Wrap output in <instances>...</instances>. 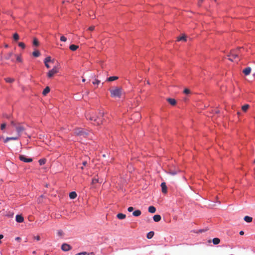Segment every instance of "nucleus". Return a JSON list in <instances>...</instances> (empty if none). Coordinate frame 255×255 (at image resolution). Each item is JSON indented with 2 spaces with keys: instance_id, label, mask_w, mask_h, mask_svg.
<instances>
[{
  "instance_id": "1",
  "label": "nucleus",
  "mask_w": 255,
  "mask_h": 255,
  "mask_svg": "<svg viewBox=\"0 0 255 255\" xmlns=\"http://www.w3.org/2000/svg\"><path fill=\"white\" fill-rule=\"evenodd\" d=\"M104 113L99 111L98 115H96L93 112H90L87 114L86 118L87 120L94 122V124L100 125L102 124L103 121Z\"/></svg>"
},
{
  "instance_id": "2",
  "label": "nucleus",
  "mask_w": 255,
  "mask_h": 255,
  "mask_svg": "<svg viewBox=\"0 0 255 255\" xmlns=\"http://www.w3.org/2000/svg\"><path fill=\"white\" fill-rule=\"evenodd\" d=\"M15 129L17 132V136L13 137H7L5 138H3V142L4 143L7 142L10 140H17L19 137L21 136V133L25 130V128L20 124L18 123L17 126L15 128Z\"/></svg>"
},
{
  "instance_id": "3",
  "label": "nucleus",
  "mask_w": 255,
  "mask_h": 255,
  "mask_svg": "<svg viewBox=\"0 0 255 255\" xmlns=\"http://www.w3.org/2000/svg\"><path fill=\"white\" fill-rule=\"evenodd\" d=\"M241 47H239L236 50H233L231 51L230 54L228 55L229 57V59L231 61H238L240 60L239 54H240V50L241 49Z\"/></svg>"
},
{
  "instance_id": "4",
  "label": "nucleus",
  "mask_w": 255,
  "mask_h": 255,
  "mask_svg": "<svg viewBox=\"0 0 255 255\" xmlns=\"http://www.w3.org/2000/svg\"><path fill=\"white\" fill-rule=\"evenodd\" d=\"M111 96L113 98H120L123 93V89L121 87H116L110 90Z\"/></svg>"
},
{
  "instance_id": "5",
  "label": "nucleus",
  "mask_w": 255,
  "mask_h": 255,
  "mask_svg": "<svg viewBox=\"0 0 255 255\" xmlns=\"http://www.w3.org/2000/svg\"><path fill=\"white\" fill-rule=\"evenodd\" d=\"M74 133L76 135L82 136L84 137H87L88 134V133L87 131L81 128H75L74 130Z\"/></svg>"
},
{
  "instance_id": "6",
  "label": "nucleus",
  "mask_w": 255,
  "mask_h": 255,
  "mask_svg": "<svg viewBox=\"0 0 255 255\" xmlns=\"http://www.w3.org/2000/svg\"><path fill=\"white\" fill-rule=\"evenodd\" d=\"M58 72V68L56 66H54L51 70H49L47 73L48 78H51L55 74L57 73Z\"/></svg>"
},
{
  "instance_id": "7",
  "label": "nucleus",
  "mask_w": 255,
  "mask_h": 255,
  "mask_svg": "<svg viewBox=\"0 0 255 255\" xmlns=\"http://www.w3.org/2000/svg\"><path fill=\"white\" fill-rule=\"evenodd\" d=\"M19 159L24 162H31L32 161L31 158H27L23 155H20L19 156Z\"/></svg>"
},
{
  "instance_id": "8",
  "label": "nucleus",
  "mask_w": 255,
  "mask_h": 255,
  "mask_svg": "<svg viewBox=\"0 0 255 255\" xmlns=\"http://www.w3.org/2000/svg\"><path fill=\"white\" fill-rule=\"evenodd\" d=\"M61 249L63 251H68L71 249V246L67 244H63L61 246Z\"/></svg>"
},
{
  "instance_id": "9",
  "label": "nucleus",
  "mask_w": 255,
  "mask_h": 255,
  "mask_svg": "<svg viewBox=\"0 0 255 255\" xmlns=\"http://www.w3.org/2000/svg\"><path fill=\"white\" fill-rule=\"evenodd\" d=\"M180 170L178 169H172L170 168L169 169L168 173L172 175H175L178 172H179Z\"/></svg>"
},
{
  "instance_id": "10",
  "label": "nucleus",
  "mask_w": 255,
  "mask_h": 255,
  "mask_svg": "<svg viewBox=\"0 0 255 255\" xmlns=\"http://www.w3.org/2000/svg\"><path fill=\"white\" fill-rule=\"evenodd\" d=\"M251 67H248L243 70V72L245 75H249L251 73Z\"/></svg>"
},
{
  "instance_id": "11",
  "label": "nucleus",
  "mask_w": 255,
  "mask_h": 255,
  "mask_svg": "<svg viewBox=\"0 0 255 255\" xmlns=\"http://www.w3.org/2000/svg\"><path fill=\"white\" fill-rule=\"evenodd\" d=\"M15 219L18 223H22L24 221V219L22 216L20 215H17L15 217Z\"/></svg>"
},
{
  "instance_id": "12",
  "label": "nucleus",
  "mask_w": 255,
  "mask_h": 255,
  "mask_svg": "<svg viewBox=\"0 0 255 255\" xmlns=\"http://www.w3.org/2000/svg\"><path fill=\"white\" fill-rule=\"evenodd\" d=\"M161 187L162 189V192L163 193H167V187L166 185V183L165 182H162L161 184Z\"/></svg>"
},
{
  "instance_id": "13",
  "label": "nucleus",
  "mask_w": 255,
  "mask_h": 255,
  "mask_svg": "<svg viewBox=\"0 0 255 255\" xmlns=\"http://www.w3.org/2000/svg\"><path fill=\"white\" fill-rule=\"evenodd\" d=\"M167 101L172 106H175L176 104V101L174 99L168 98Z\"/></svg>"
},
{
  "instance_id": "14",
  "label": "nucleus",
  "mask_w": 255,
  "mask_h": 255,
  "mask_svg": "<svg viewBox=\"0 0 255 255\" xmlns=\"http://www.w3.org/2000/svg\"><path fill=\"white\" fill-rule=\"evenodd\" d=\"M153 220L156 222H159L161 220V217L159 215H155L153 217Z\"/></svg>"
},
{
  "instance_id": "15",
  "label": "nucleus",
  "mask_w": 255,
  "mask_h": 255,
  "mask_svg": "<svg viewBox=\"0 0 255 255\" xmlns=\"http://www.w3.org/2000/svg\"><path fill=\"white\" fill-rule=\"evenodd\" d=\"M75 255H94V253L93 252L87 253L86 252H83L81 253H78Z\"/></svg>"
},
{
  "instance_id": "16",
  "label": "nucleus",
  "mask_w": 255,
  "mask_h": 255,
  "mask_svg": "<svg viewBox=\"0 0 255 255\" xmlns=\"http://www.w3.org/2000/svg\"><path fill=\"white\" fill-rule=\"evenodd\" d=\"M77 197V194L75 192H71L69 194V197L71 199H74Z\"/></svg>"
},
{
  "instance_id": "17",
  "label": "nucleus",
  "mask_w": 255,
  "mask_h": 255,
  "mask_svg": "<svg viewBox=\"0 0 255 255\" xmlns=\"http://www.w3.org/2000/svg\"><path fill=\"white\" fill-rule=\"evenodd\" d=\"M244 220L247 223H251L253 221V218L248 216L244 217Z\"/></svg>"
},
{
  "instance_id": "18",
  "label": "nucleus",
  "mask_w": 255,
  "mask_h": 255,
  "mask_svg": "<svg viewBox=\"0 0 255 255\" xmlns=\"http://www.w3.org/2000/svg\"><path fill=\"white\" fill-rule=\"evenodd\" d=\"M79 47V46L74 44H72L69 46V49L72 51L76 50Z\"/></svg>"
},
{
  "instance_id": "19",
  "label": "nucleus",
  "mask_w": 255,
  "mask_h": 255,
  "mask_svg": "<svg viewBox=\"0 0 255 255\" xmlns=\"http://www.w3.org/2000/svg\"><path fill=\"white\" fill-rule=\"evenodd\" d=\"M118 78H119L117 76H112V77H109L107 79V81H109V82H112V81H114L115 80H116L118 79Z\"/></svg>"
},
{
  "instance_id": "20",
  "label": "nucleus",
  "mask_w": 255,
  "mask_h": 255,
  "mask_svg": "<svg viewBox=\"0 0 255 255\" xmlns=\"http://www.w3.org/2000/svg\"><path fill=\"white\" fill-rule=\"evenodd\" d=\"M148 211L149 213H154L156 211V209L154 206H151L149 207Z\"/></svg>"
},
{
  "instance_id": "21",
  "label": "nucleus",
  "mask_w": 255,
  "mask_h": 255,
  "mask_svg": "<svg viewBox=\"0 0 255 255\" xmlns=\"http://www.w3.org/2000/svg\"><path fill=\"white\" fill-rule=\"evenodd\" d=\"M177 40L179 41H186V36L185 35H183L180 37H177Z\"/></svg>"
},
{
  "instance_id": "22",
  "label": "nucleus",
  "mask_w": 255,
  "mask_h": 255,
  "mask_svg": "<svg viewBox=\"0 0 255 255\" xmlns=\"http://www.w3.org/2000/svg\"><path fill=\"white\" fill-rule=\"evenodd\" d=\"M50 92V88L49 87H46L42 92V94L44 96L46 95Z\"/></svg>"
},
{
  "instance_id": "23",
  "label": "nucleus",
  "mask_w": 255,
  "mask_h": 255,
  "mask_svg": "<svg viewBox=\"0 0 255 255\" xmlns=\"http://www.w3.org/2000/svg\"><path fill=\"white\" fill-rule=\"evenodd\" d=\"M117 218L119 219H124L126 216L125 214H124L123 213H119L117 215Z\"/></svg>"
},
{
  "instance_id": "24",
  "label": "nucleus",
  "mask_w": 255,
  "mask_h": 255,
  "mask_svg": "<svg viewBox=\"0 0 255 255\" xmlns=\"http://www.w3.org/2000/svg\"><path fill=\"white\" fill-rule=\"evenodd\" d=\"M141 211L139 210H135V211H134L132 213V215L134 216H135V217H138L139 216H140L141 215Z\"/></svg>"
},
{
  "instance_id": "25",
  "label": "nucleus",
  "mask_w": 255,
  "mask_h": 255,
  "mask_svg": "<svg viewBox=\"0 0 255 255\" xmlns=\"http://www.w3.org/2000/svg\"><path fill=\"white\" fill-rule=\"evenodd\" d=\"M154 234V233L153 231L149 232L148 233H147L146 237L147 239H150L153 237Z\"/></svg>"
},
{
  "instance_id": "26",
  "label": "nucleus",
  "mask_w": 255,
  "mask_h": 255,
  "mask_svg": "<svg viewBox=\"0 0 255 255\" xmlns=\"http://www.w3.org/2000/svg\"><path fill=\"white\" fill-rule=\"evenodd\" d=\"M12 55H13L12 52H9L4 55V58L7 60L9 59L10 58V57L12 56Z\"/></svg>"
},
{
  "instance_id": "27",
  "label": "nucleus",
  "mask_w": 255,
  "mask_h": 255,
  "mask_svg": "<svg viewBox=\"0 0 255 255\" xmlns=\"http://www.w3.org/2000/svg\"><path fill=\"white\" fill-rule=\"evenodd\" d=\"M44 63L52 62L53 63V60H52L51 57H47L44 60Z\"/></svg>"
},
{
  "instance_id": "28",
  "label": "nucleus",
  "mask_w": 255,
  "mask_h": 255,
  "mask_svg": "<svg viewBox=\"0 0 255 255\" xmlns=\"http://www.w3.org/2000/svg\"><path fill=\"white\" fill-rule=\"evenodd\" d=\"M4 80L6 82L10 83H11L14 81V79L13 78L9 77L5 78Z\"/></svg>"
},
{
  "instance_id": "29",
  "label": "nucleus",
  "mask_w": 255,
  "mask_h": 255,
  "mask_svg": "<svg viewBox=\"0 0 255 255\" xmlns=\"http://www.w3.org/2000/svg\"><path fill=\"white\" fill-rule=\"evenodd\" d=\"M220 240L219 238H215L213 239V243L214 245H218L220 243Z\"/></svg>"
},
{
  "instance_id": "30",
  "label": "nucleus",
  "mask_w": 255,
  "mask_h": 255,
  "mask_svg": "<svg viewBox=\"0 0 255 255\" xmlns=\"http://www.w3.org/2000/svg\"><path fill=\"white\" fill-rule=\"evenodd\" d=\"M249 107H250V106L248 104L242 106V110L244 112H246L248 110Z\"/></svg>"
},
{
  "instance_id": "31",
  "label": "nucleus",
  "mask_w": 255,
  "mask_h": 255,
  "mask_svg": "<svg viewBox=\"0 0 255 255\" xmlns=\"http://www.w3.org/2000/svg\"><path fill=\"white\" fill-rule=\"evenodd\" d=\"M32 55L33 56H34L35 57H37L39 56L40 52L38 50H35L34 52H33Z\"/></svg>"
},
{
  "instance_id": "32",
  "label": "nucleus",
  "mask_w": 255,
  "mask_h": 255,
  "mask_svg": "<svg viewBox=\"0 0 255 255\" xmlns=\"http://www.w3.org/2000/svg\"><path fill=\"white\" fill-rule=\"evenodd\" d=\"M33 44L34 45V46H38L39 44V41L38 40H37V38H34L33 39Z\"/></svg>"
},
{
  "instance_id": "33",
  "label": "nucleus",
  "mask_w": 255,
  "mask_h": 255,
  "mask_svg": "<svg viewBox=\"0 0 255 255\" xmlns=\"http://www.w3.org/2000/svg\"><path fill=\"white\" fill-rule=\"evenodd\" d=\"M135 117H137L138 118L137 119L135 120L136 121H139V120L141 118V116L138 113H137L135 114L134 115H133L132 116V119L134 118Z\"/></svg>"
},
{
  "instance_id": "34",
  "label": "nucleus",
  "mask_w": 255,
  "mask_h": 255,
  "mask_svg": "<svg viewBox=\"0 0 255 255\" xmlns=\"http://www.w3.org/2000/svg\"><path fill=\"white\" fill-rule=\"evenodd\" d=\"M98 182H100L99 181V180L98 178H97L96 177H94V178H93L92 180V184H94L96 183H98Z\"/></svg>"
},
{
  "instance_id": "35",
  "label": "nucleus",
  "mask_w": 255,
  "mask_h": 255,
  "mask_svg": "<svg viewBox=\"0 0 255 255\" xmlns=\"http://www.w3.org/2000/svg\"><path fill=\"white\" fill-rule=\"evenodd\" d=\"M13 39L17 41L19 39V35L17 33H15L13 35Z\"/></svg>"
},
{
  "instance_id": "36",
  "label": "nucleus",
  "mask_w": 255,
  "mask_h": 255,
  "mask_svg": "<svg viewBox=\"0 0 255 255\" xmlns=\"http://www.w3.org/2000/svg\"><path fill=\"white\" fill-rule=\"evenodd\" d=\"M46 162V159H41L39 160V163L40 165H42L44 164Z\"/></svg>"
},
{
  "instance_id": "37",
  "label": "nucleus",
  "mask_w": 255,
  "mask_h": 255,
  "mask_svg": "<svg viewBox=\"0 0 255 255\" xmlns=\"http://www.w3.org/2000/svg\"><path fill=\"white\" fill-rule=\"evenodd\" d=\"M11 125L13 127L15 128L17 126L18 124L16 123L14 121H11L10 122Z\"/></svg>"
},
{
  "instance_id": "38",
  "label": "nucleus",
  "mask_w": 255,
  "mask_h": 255,
  "mask_svg": "<svg viewBox=\"0 0 255 255\" xmlns=\"http://www.w3.org/2000/svg\"><path fill=\"white\" fill-rule=\"evenodd\" d=\"M18 46L23 49H24L25 47V44L23 42H19L18 43Z\"/></svg>"
},
{
  "instance_id": "39",
  "label": "nucleus",
  "mask_w": 255,
  "mask_h": 255,
  "mask_svg": "<svg viewBox=\"0 0 255 255\" xmlns=\"http://www.w3.org/2000/svg\"><path fill=\"white\" fill-rule=\"evenodd\" d=\"M100 81L98 79H95L94 81L93 82V84L94 85H98L100 83Z\"/></svg>"
},
{
  "instance_id": "40",
  "label": "nucleus",
  "mask_w": 255,
  "mask_h": 255,
  "mask_svg": "<svg viewBox=\"0 0 255 255\" xmlns=\"http://www.w3.org/2000/svg\"><path fill=\"white\" fill-rule=\"evenodd\" d=\"M60 40L61 41L65 42L67 40V38L64 36H61L60 37Z\"/></svg>"
},
{
  "instance_id": "41",
  "label": "nucleus",
  "mask_w": 255,
  "mask_h": 255,
  "mask_svg": "<svg viewBox=\"0 0 255 255\" xmlns=\"http://www.w3.org/2000/svg\"><path fill=\"white\" fill-rule=\"evenodd\" d=\"M184 93L185 94H189L190 93V91L188 89H185L184 90Z\"/></svg>"
},
{
  "instance_id": "42",
  "label": "nucleus",
  "mask_w": 255,
  "mask_h": 255,
  "mask_svg": "<svg viewBox=\"0 0 255 255\" xmlns=\"http://www.w3.org/2000/svg\"><path fill=\"white\" fill-rule=\"evenodd\" d=\"M6 127V124L3 123L0 126V129L3 130Z\"/></svg>"
},
{
  "instance_id": "43",
  "label": "nucleus",
  "mask_w": 255,
  "mask_h": 255,
  "mask_svg": "<svg viewBox=\"0 0 255 255\" xmlns=\"http://www.w3.org/2000/svg\"><path fill=\"white\" fill-rule=\"evenodd\" d=\"M16 60L17 61H18V62H21L22 61V59L20 57V56H19L18 55H16Z\"/></svg>"
},
{
  "instance_id": "44",
  "label": "nucleus",
  "mask_w": 255,
  "mask_h": 255,
  "mask_svg": "<svg viewBox=\"0 0 255 255\" xmlns=\"http://www.w3.org/2000/svg\"><path fill=\"white\" fill-rule=\"evenodd\" d=\"M133 210V208L132 207H129L128 208V211L129 212H132Z\"/></svg>"
},
{
  "instance_id": "45",
  "label": "nucleus",
  "mask_w": 255,
  "mask_h": 255,
  "mask_svg": "<svg viewBox=\"0 0 255 255\" xmlns=\"http://www.w3.org/2000/svg\"><path fill=\"white\" fill-rule=\"evenodd\" d=\"M95 29V26H90L88 28V29L90 31H93Z\"/></svg>"
},
{
  "instance_id": "46",
  "label": "nucleus",
  "mask_w": 255,
  "mask_h": 255,
  "mask_svg": "<svg viewBox=\"0 0 255 255\" xmlns=\"http://www.w3.org/2000/svg\"><path fill=\"white\" fill-rule=\"evenodd\" d=\"M204 0H199L198 2V5L199 6H200L201 5L202 3L203 2Z\"/></svg>"
},
{
  "instance_id": "47",
  "label": "nucleus",
  "mask_w": 255,
  "mask_h": 255,
  "mask_svg": "<svg viewBox=\"0 0 255 255\" xmlns=\"http://www.w3.org/2000/svg\"><path fill=\"white\" fill-rule=\"evenodd\" d=\"M34 238L37 241H39L40 240V237L39 236H35L34 237Z\"/></svg>"
},
{
  "instance_id": "48",
  "label": "nucleus",
  "mask_w": 255,
  "mask_h": 255,
  "mask_svg": "<svg viewBox=\"0 0 255 255\" xmlns=\"http://www.w3.org/2000/svg\"><path fill=\"white\" fill-rule=\"evenodd\" d=\"M63 234V232L62 231H59L58 232V234L59 236H62Z\"/></svg>"
},
{
  "instance_id": "49",
  "label": "nucleus",
  "mask_w": 255,
  "mask_h": 255,
  "mask_svg": "<svg viewBox=\"0 0 255 255\" xmlns=\"http://www.w3.org/2000/svg\"><path fill=\"white\" fill-rule=\"evenodd\" d=\"M45 64V66L47 68H49L50 67V66H49V65L48 64V63H44Z\"/></svg>"
},
{
  "instance_id": "50",
  "label": "nucleus",
  "mask_w": 255,
  "mask_h": 255,
  "mask_svg": "<svg viewBox=\"0 0 255 255\" xmlns=\"http://www.w3.org/2000/svg\"><path fill=\"white\" fill-rule=\"evenodd\" d=\"M82 164H83V166H85L87 164V161H84L82 162Z\"/></svg>"
},
{
  "instance_id": "51",
  "label": "nucleus",
  "mask_w": 255,
  "mask_h": 255,
  "mask_svg": "<svg viewBox=\"0 0 255 255\" xmlns=\"http://www.w3.org/2000/svg\"><path fill=\"white\" fill-rule=\"evenodd\" d=\"M239 234H240V235H243L244 234V231H241L240 232Z\"/></svg>"
},
{
  "instance_id": "52",
  "label": "nucleus",
  "mask_w": 255,
  "mask_h": 255,
  "mask_svg": "<svg viewBox=\"0 0 255 255\" xmlns=\"http://www.w3.org/2000/svg\"><path fill=\"white\" fill-rule=\"evenodd\" d=\"M21 240L20 238V237H16L15 238V240L17 241H19L20 240Z\"/></svg>"
},
{
  "instance_id": "53",
  "label": "nucleus",
  "mask_w": 255,
  "mask_h": 255,
  "mask_svg": "<svg viewBox=\"0 0 255 255\" xmlns=\"http://www.w3.org/2000/svg\"><path fill=\"white\" fill-rule=\"evenodd\" d=\"M85 81H86L85 79L83 78V79H82V81H83V82H85Z\"/></svg>"
},
{
  "instance_id": "54",
  "label": "nucleus",
  "mask_w": 255,
  "mask_h": 255,
  "mask_svg": "<svg viewBox=\"0 0 255 255\" xmlns=\"http://www.w3.org/2000/svg\"><path fill=\"white\" fill-rule=\"evenodd\" d=\"M147 84H150V83H149V82L148 81H147Z\"/></svg>"
},
{
  "instance_id": "55",
  "label": "nucleus",
  "mask_w": 255,
  "mask_h": 255,
  "mask_svg": "<svg viewBox=\"0 0 255 255\" xmlns=\"http://www.w3.org/2000/svg\"><path fill=\"white\" fill-rule=\"evenodd\" d=\"M238 115H240V112H238Z\"/></svg>"
},
{
  "instance_id": "56",
  "label": "nucleus",
  "mask_w": 255,
  "mask_h": 255,
  "mask_svg": "<svg viewBox=\"0 0 255 255\" xmlns=\"http://www.w3.org/2000/svg\"><path fill=\"white\" fill-rule=\"evenodd\" d=\"M0 139H1V138H3V137L2 136H1V137H0Z\"/></svg>"
},
{
  "instance_id": "57",
  "label": "nucleus",
  "mask_w": 255,
  "mask_h": 255,
  "mask_svg": "<svg viewBox=\"0 0 255 255\" xmlns=\"http://www.w3.org/2000/svg\"><path fill=\"white\" fill-rule=\"evenodd\" d=\"M81 169H83V166H82V167H81Z\"/></svg>"
},
{
  "instance_id": "58",
  "label": "nucleus",
  "mask_w": 255,
  "mask_h": 255,
  "mask_svg": "<svg viewBox=\"0 0 255 255\" xmlns=\"http://www.w3.org/2000/svg\"><path fill=\"white\" fill-rule=\"evenodd\" d=\"M254 162L255 163V161H254Z\"/></svg>"
}]
</instances>
